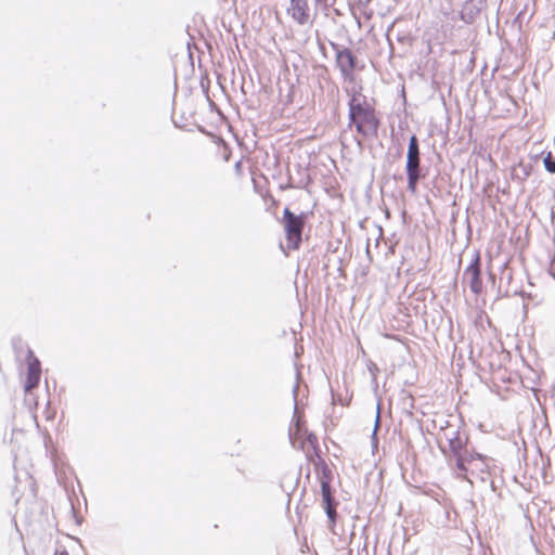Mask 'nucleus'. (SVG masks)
Listing matches in <instances>:
<instances>
[{
    "label": "nucleus",
    "mask_w": 555,
    "mask_h": 555,
    "mask_svg": "<svg viewBox=\"0 0 555 555\" xmlns=\"http://www.w3.org/2000/svg\"><path fill=\"white\" fill-rule=\"evenodd\" d=\"M312 439H313V440H317V437H314L313 435H310V436H309V441H310V442H312Z\"/></svg>",
    "instance_id": "412c9836"
},
{
    "label": "nucleus",
    "mask_w": 555,
    "mask_h": 555,
    "mask_svg": "<svg viewBox=\"0 0 555 555\" xmlns=\"http://www.w3.org/2000/svg\"><path fill=\"white\" fill-rule=\"evenodd\" d=\"M323 505H324L326 516L331 522V529H333L335 521H336V517H337V512H336L337 502L334 500V501H330L328 503H323Z\"/></svg>",
    "instance_id": "9b49d317"
},
{
    "label": "nucleus",
    "mask_w": 555,
    "mask_h": 555,
    "mask_svg": "<svg viewBox=\"0 0 555 555\" xmlns=\"http://www.w3.org/2000/svg\"><path fill=\"white\" fill-rule=\"evenodd\" d=\"M449 454L444 449H442L443 453L448 457V463L451 467H454L456 470L464 469V462L467 460V456L472 452L467 449V438L463 437H453L449 439Z\"/></svg>",
    "instance_id": "20e7f679"
},
{
    "label": "nucleus",
    "mask_w": 555,
    "mask_h": 555,
    "mask_svg": "<svg viewBox=\"0 0 555 555\" xmlns=\"http://www.w3.org/2000/svg\"><path fill=\"white\" fill-rule=\"evenodd\" d=\"M323 0H315L317 3H321Z\"/></svg>",
    "instance_id": "4be33fe9"
},
{
    "label": "nucleus",
    "mask_w": 555,
    "mask_h": 555,
    "mask_svg": "<svg viewBox=\"0 0 555 555\" xmlns=\"http://www.w3.org/2000/svg\"><path fill=\"white\" fill-rule=\"evenodd\" d=\"M379 423H380V416H379V406H377V414H376V420H375V427H374V430H373V436L375 437L376 435V431H377V428L379 426Z\"/></svg>",
    "instance_id": "f3484780"
},
{
    "label": "nucleus",
    "mask_w": 555,
    "mask_h": 555,
    "mask_svg": "<svg viewBox=\"0 0 555 555\" xmlns=\"http://www.w3.org/2000/svg\"><path fill=\"white\" fill-rule=\"evenodd\" d=\"M463 278L468 283L470 291L475 295H479L482 292L480 256L478 253H476L474 259L465 269Z\"/></svg>",
    "instance_id": "423d86ee"
},
{
    "label": "nucleus",
    "mask_w": 555,
    "mask_h": 555,
    "mask_svg": "<svg viewBox=\"0 0 555 555\" xmlns=\"http://www.w3.org/2000/svg\"><path fill=\"white\" fill-rule=\"evenodd\" d=\"M405 171L408 178V190L414 194L417 190V183L422 178L421 175V152L418 145V139L415 134L410 138L408 153H406V164Z\"/></svg>",
    "instance_id": "7ed1b4c3"
},
{
    "label": "nucleus",
    "mask_w": 555,
    "mask_h": 555,
    "mask_svg": "<svg viewBox=\"0 0 555 555\" xmlns=\"http://www.w3.org/2000/svg\"><path fill=\"white\" fill-rule=\"evenodd\" d=\"M54 555H69V553L66 550L56 551Z\"/></svg>",
    "instance_id": "a211bd4d"
},
{
    "label": "nucleus",
    "mask_w": 555,
    "mask_h": 555,
    "mask_svg": "<svg viewBox=\"0 0 555 555\" xmlns=\"http://www.w3.org/2000/svg\"><path fill=\"white\" fill-rule=\"evenodd\" d=\"M298 389H299V385L296 384L293 388V396H294V400H295V411H294V414L296 415L297 413V393H298Z\"/></svg>",
    "instance_id": "dca6fc26"
},
{
    "label": "nucleus",
    "mask_w": 555,
    "mask_h": 555,
    "mask_svg": "<svg viewBox=\"0 0 555 555\" xmlns=\"http://www.w3.org/2000/svg\"><path fill=\"white\" fill-rule=\"evenodd\" d=\"M321 486V494L323 503H328L330 501H334V496L332 494L331 482L327 479L320 480Z\"/></svg>",
    "instance_id": "f8f14e48"
},
{
    "label": "nucleus",
    "mask_w": 555,
    "mask_h": 555,
    "mask_svg": "<svg viewBox=\"0 0 555 555\" xmlns=\"http://www.w3.org/2000/svg\"><path fill=\"white\" fill-rule=\"evenodd\" d=\"M336 54V65L345 80L353 79V72L357 65V59L352 51L348 48L340 47L335 42H331Z\"/></svg>",
    "instance_id": "39448f33"
},
{
    "label": "nucleus",
    "mask_w": 555,
    "mask_h": 555,
    "mask_svg": "<svg viewBox=\"0 0 555 555\" xmlns=\"http://www.w3.org/2000/svg\"><path fill=\"white\" fill-rule=\"evenodd\" d=\"M443 436L444 438L447 439V441L449 442V439H452L453 437H460L461 434L457 429H455L454 427H448L443 430Z\"/></svg>",
    "instance_id": "4468645a"
},
{
    "label": "nucleus",
    "mask_w": 555,
    "mask_h": 555,
    "mask_svg": "<svg viewBox=\"0 0 555 555\" xmlns=\"http://www.w3.org/2000/svg\"><path fill=\"white\" fill-rule=\"evenodd\" d=\"M492 460L488 456H485L480 453H477V452H470L469 455L467 456V460L464 462V469L463 470H456V475L457 477H463V478H467L466 477V473L467 472H472V473H475V472H480V473H485V472H489L490 469V462Z\"/></svg>",
    "instance_id": "0eeeda50"
},
{
    "label": "nucleus",
    "mask_w": 555,
    "mask_h": 555,
    "mask_svg": "<svg viewBox=\"0 0 555 555\" xmlns=\"http://www.w3.org/2000/svg\"><path fill=\"white\" fill-rule=\"evenodd\" d=\"M27 364L28 370L25 390L30 391L38 386L41 374L40 361L34 356V352L30 349L27 351Z\"/></svg>",
    "instance_id": "9d476101"
},
{
    "label": "nucleus",
    "mask_w": 555,
    "mask_h": 555,
    "mask_svg": "<svg viewBox=\"0 0 555 555\" xmlns=\"http://www.w3.org/2000/svg\"><path fill=\"white\" fill-rule=\"evenodd\" d=\"M371 0H359L361 5H366Z\"/></svg>",
    "instance_id": "aec40b11"
},
{
    "label": "nucleus",
    "mask_w": 555,
    "mask_h": 555,
    "mask_svg": "<svg viewBox=\"0 0 555 555\" xmlns=\"http://www.w3.org/2000/svg\"><path fill=\"white\" fill-rule=\"evenodd\" d=\"M348 106L350 125L356 127L357 132L364 138L377 137L380 121L374 107L356 94L350 98Z\"/></svg>",
    "instance_id": "f257e3e1"
},
{
    "label": "nucleus",
    "mask_w": 555,
    "mask_h": 555,
    "mask_svg": "<svg viewBox=\"0 0 555 555\" xmlns=\"http://www.w3.org/2000/svg\"><path fill=\"white\" fill-rule=\"evenodd\" d=\"M331 477H332V472L326 466H324L323 467V472H322V476L320 477V480L321 479H327V480L331 481Z\"/></svg>",
    "instance_id": "2eb2a0df"
},
{
    "label": "nucleus",
    "mask_w": 555,
    "mask_h": 555,
    "mask_svg": "<svg viewBox=\"0 0 555 555\" xmlns=\"http://www.w3.org/2000/svg\"><path fill=\"white\" fill-rule=\"evenodd\" d=\"M488 0H465L463 3L460 18L465 24H473L487 7Z\"/></svg>",
    "instance_id": "1a4fd4ad"
},
{
    "label": "nucleus",
    "mask_w": 555,
    "mask_h": 555,
    "mask_svg": "<svg viewBox=\"0 0 555 555\" xmlns=\"http://www.w3.org/2000/svg\"><path fill=\"white\" fill-rule=\"evenodd\" d=\"M282 222L286 235L287 247L289 249H298L306 224V214L301 212L299 215H295L288 207H285L283 210Z\"/></svg>",
    "instance_id": "f03ea898"
},
{
    "label": "nucleus",
    "mask_w": 555,
    "mask_h": 555,
    "mask_svg": "<svg viewBox=\"0 0 555 555\" xmlns=\"http://www.w3.org/2000/svg\"><path fill=\"white\" fill-rule=\"evenodd\" d=\"M397 39H398V41L403 42L405 39H408V37L406 36H398Z\"/></svg>",
    "instance_id": "6ab92c4d"
},
{
    "label": "nucleus",
    "mask_w": 555,
    "mask_h": 555,
    "mask_svg": "<svg viewBox=\"0 0 555 555\" xmlns=\"http://www.w3.org/2000/svg\"><path fill=\"white\" fill-rule=\"evenodd\" d=\"M543 164L548 172L555 173V158L551 153H547V155L543 158Z\"/></svg>",
    "instance_id": "ddd939ff"
},
{
    "label": "nucleus",
    "mask_w": 555,
    "mask_h": 555,
    "mask_svg": "<svg viewBox=\"0 0 555 555\" xmlns=\"http://www.w3.org/2000/svg\"><path fill=\"white\" fill-rule=\"evenodd\" d=\"M287 14L301 26L312 22L308 0H291Z\"/></svg>",
    "instance_id": "6e6552de"
}]
</instances>
